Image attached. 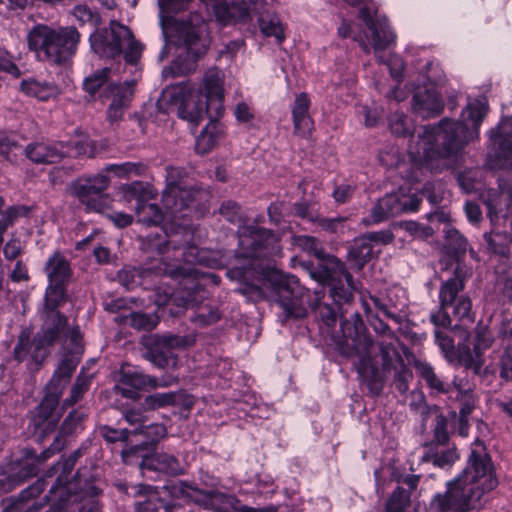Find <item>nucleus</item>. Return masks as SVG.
<instances>
[{"instance_id":"obj_32","label":"nucleus","mask_w":512,"mask_h":512,"mask_svg":"<svg viewBox=\"0 0 512 512\" xmlns=\"http://www.w3.org/2000/svg\"><path fill=\"white\" fill-rule=\"evenodd\" d=\"M310 99L306 93L297 95L292 107L294 133L307 137L313 130V120L309 115Z\"/></svg>"},{"instance_id":"obj_64","label":"nucleus","mask_w":512,"mask_h":512,"mask_svg":"<svg viewBox=\"0 0 512 512\" xmlns=\"http://www.w3.org/2000/svg\"><path fill=\"white\" fill-rule=\"evenodd\" d=\"M434 421V439L438 444L443 445L449 439L447 431V420L442 415H437Z\"/></svg>"},{"instance_id":"obj_14","label":"nucleus","mask_w":512,"mask_h":512,"mask_svg":"<svg viewBox=\"0 0 512 512\" xmlns=\"http://www.w3.org/2000/svg\"><path fill=\"white\" fill-rule=\"evenodd\" d=\"M196 342L195 335H164L154 336L149 344L144 358L160 369L175 368L178 363L177 350H184Z\"/></svg>"},{"instance_id":"obj_15","label":"nucleus","mask_w":512,"mask_h":512,"mask_svg":"<svg viewBox=\"0 0 512 512\" xmlns=\"http://www.w3.org/2000/svg\"><path fill=\"white\" fill-rule=\"evenodd\" d=\"M169 273V276L174 279H180V290H182L181 298L188 305H198L206 297L207 291L204 288L205 282H212L218 284L220 278L212 273H200L197 269L192 267H183L180 265H165L163 270Z\"/></svg>"},{"instance_id":"obj_23","label":"nucleus","mask_w":512,"mask_h":512,"mask_svg":"<svg viewBox=\"0 0 512 512\" xmlns=\"http://www.w3.org/2000/svg\"><path fill=\"white\" fill-rule=\"evenodd\" d=\"M143 476H148L150 472H157L168 476H177L184 473V466L179 459L167 452L155 453L152 455L140 454L134 460Z\"/></svg>"},{"instance_id":"obj_58","label":"nucleus","mask_w":512,"mask_h":512,"mask_svg":"<svg viewBox=\"0 0 512 512\" xmlns=\"http://www.w3.org/2000/svg\"><path fill=\"white\" fill-rule=\"evenodd\" d=\"M137 433L138 429L133 428L115 429L109 426H103L101 428L102 436L106 441L111 443L117 441H126L130 436H137Z\"/></svg>"},{"instance_id":"obj_47","label":"nucleus","mask_w":512,"mask_h":512,"mask_svg":"<svg viewBox=\"0 0 512 512\" xmlns=\"http://www.w3.org/2000/svg\"><path fill=\"white\" fill-rule=\"evenodd\" d=\"M491 138H500V148L503 151L505 157L510 161L511 149L510 144L512 143V118H505L496 127L490 130Z\"/></svg>"},{"instance_id":"obj_57","label":"nucleus","mask_w":512,"mask_h":512,"mask_svg":"<svg viewBox=\"0 0 512 512\" xmlns=\"http://www.w3.org/2000/svg\"><path fill=\"white\" fill-rule=\"evenodd\" d=\"M107 172H113L118 177H126L129 175H141L144 166L141 163L124 162L120 164H110L105 167Z\"/></svg>"},{"instance_id":"obj_42","label":"nucleus","mask_w":512,"mask_h":512,"mask_svg":"<svg viewBox=\"0 0 512 512\" xmlns=\"http://www.w3.org/2000/svg\"><path fill=\"white\" fill-rule=\"evenodd\" d=\"M459 458L455 447L441 451H434L432 447L428 448L420 458L421 463H432L441 469L450 468Z\"/></svg>"},{"instance_id":"obj_53","label":"nucleus","mask_w":512,"mask_h":512,"mask_svg":"<svg viewBox=\"0 0 512 512\" xmlns=\"http://www.w3.org/2000/svg\"><path fill=\"white\" fill-rule=\"evenodd\" d=\"M3 206L4 200L0 197V234H3L17 217L27 213V209L23 206H14L7 210H3Z\"/></svg>"},{"instance_id":"obj_26","label":"nucleus","mask_w":512,"mask_h":512,"mask_svg":"<svg viewBox=\"0 0 512 512\" xmlns=\"http://www.w3.org/2000/svg\"><path fill=\"white\" fill-rule=\"evenodd\" d=\"M137 429V435H142L143 441L122 451V459L128 465H133L140 454H146L148 446L156 444L167 433L166 427L160 423H144Z\"/></svg>"},{"instance_id":"obj_38","label":"nucleus","mask_w":512,"mask_h":512,"mask_svg":"<svg viewBox=\"0 0 512 512\" xmlns=\"http://www.w3.org/2000/svg\"><path fill=\"white\" fill-rule=\"evenodd\" d=\"M398 194H387L372 207L371 222L380 223L389 217H394L401 214V207L399 206Z\"/></svg>"},{"instance_id":"obj_16","label":"nucleus","mask_w":512,"mask_h":512,"mask_svg":"<svg viewBox=\"0 0 512 512\" xmlns=\"http://www.w3.org/2000/svg\"><path fill=\"white\" fill-rule=\"evenodd\" d=\"M109 183V178L104 174L78 178L71 184V193L87 211L104 213L110 202L105 193Z\"/></svg>"},{"instance_id":"obj_18","label":"nucleus","mask_w":512,"mask_h":512,"mask_svg":"<svg viewBox=\"0 0 512 512\" xmlns=\"http://www.w3.org/2000/svg\"><path fill=\"white\" fill-rule=\"evenodd\" d=\"M464 289V279L458 269L454 276L443 281L439 290L441 307L453 306V315L461 321L473 322L471 300L468 296L459 295Z\"/></svg>"},{"instance_id":"obj_22","label":"nucleus","mask_w":512,"mask_h":512,"mask_svg":"<svg viewBox=\"0 0 512 512\" xmlns=\"http://www.w3.org/2000/svg\"><path fill=\"white\" fill-rule=\"evenodd\" d=\"M44 271L49 281L45 297H49L50 301H56V298H64V284L71 276V268L67 259L61 253L55 252L48 258Z\"/></svg>"},{"instance_id":"obj_28","label":"nucleus","mask_w":512,"mask_h":512,"mask_svg":"<svg viewBox=\"0 0 512 512\" xmlns=\"http://www.w3.org/2000/svg\"><path fill=\"white\" fill-rule=\"evenodd\" d=\"M412 108L420 117L432 118L443 111L444 104L434 88H420L414 93Z\"/></svg>"},{"instance_id":"obj_10","label":"nucleus","mask_w":512,"mask_h":512,"mask_svg":"<svg viewBox=\"0 0 512 512\" xmlns=\"http://www.w3.org/2000/svg\"><path fill=\"white\" fill-rule=\"evenodd\" d=\"M63 301L64 298H56V301H50L49 297L44 298V307L40 312L41 329L33 339L32 358L36 363L43 361L48 354L47 348L52 346L65 332L67 317L58 310V306Z\"/></svg>"},{"instance_id":"obj_39","label":"nucleus","mask_w":512,"mask_h":512,"mask_svg":"<svg viewBox=\"0 0 512 512\" xmlns=\"http://www.w3.org/2000/svg\"><path fill=\"white\" fill-rule=\"evenodd\" d=\"M21 90L28 96L35 97L41 101L56 97L61 92L59 86L55 83L35 79L22 81Z\"/></svg>"},{"instance_id":"obj_8","label":"nucleus","mask_w":512,"mask_h":512,"mask_svg":"<svg viewBox=\"0 0 512 512\" xmlns=\"http://www.w3.org/2000/svg\"><path fill=\"white\" fill-rule=\"evenodd\" d=\"M77 364L76 360L69 357L61 361L46 386L44 398L33 413L31 423L35 428V432L42 438L53 432L57 426L59 420L57 413L59 399Z\"/></svg>"},{"instance_id":"obj_56","label":"nucleus","mask_w":512,"mask_h":512,"mask_svg":"<svg viewBox=\"0 0 512 512\" xmlns=\"http://www.w3.org/2000/svg\"><path fill=\"white\" fill-rule=\"evenodd\" d=\"M340 306L330 305L328 303L318 302L315 306L317 317L327 326L332 327L335 325Z\"/></svg>"},{"instance_id":"obj_9","label":"nucleus","mask_w":512,"mask_h":512,"mask_svg":"<svg viewBox=\"0 0 512 512\" xmlns=\"http://www.w3.org/2000/svg\"><path fill=\"white\" fill-rule=\"evenodd\" d=\"M89 40L92 50L99 56L115 58L123 54L126 63L131 65L139 61L143 51V45L134 38L131 30L117 21L92 33Z\"/></svg>"},{"instance_id":"obj_13","label":"nucleus","mask_w":512,"mask_h":512,"mask_svg":"<svg viewBox=\"0 0 512 512\" xmlns=\"http://www.w3.org/2000/svg\"><path fill=\"white\" fill-rule=\"evenodd\" d=\"M124 194L127 199L136 200L135 213L138 222L147 226H157L167 219L178 227L186 225L182 221L187 216L186 213L177 212L172 214L166 208L165 212H162L156 204L146 202L144 198L149 194V191L142 182L136 181L127 185L124 188Z\"/></svg>"},{"instance_id":"obj_48","label":"nucleus","mask_w":512,"mask_h":512,"mask_svg":"<svg viewBox=\"0 0 512 512\" xmlns=\"http://www.w3.org/2000/svg\"><path fill=\"white\" fill-rule=\"evenodd\" d=\"M112 69L109 67H105L99 70H96L89 76H87L83 80V89L87 92L91 98H94L95 95L99 92V90L104 87V85L110 79Z\"/></svg>"},{"instance_id":"obj_6","label":"nucleus","mask_w":512,"mask_h":512,"mask_svg":"<svg viewBox=\"0 0 512 512\" xmlns=\"http://www.w3.org/2000/svg\"><path fill=\"white\" fill-rule=\"evenodd\" d=\"M172 99L181 96L182 101L178 107V116L189 122L193 127L204 120L206 116L216 118L223 113V83L219 70H209L203 79V91L189 92L188 95L179 92L170 93Z\"/></svg>"},{"instance_id":"obj_21","label":"nucleus","mask_w":512,"mask_h":512,"mask_svg":"<svg viewBox=\"0 0 512 512\" xmlns=\"http://www.w3.org/2000/svg\"><path fill=\"white\" fill-rule=\"evenodd\" d=\"M378 348L383 370L392 374L393 385L397 391L401 394L406 393L409 389V383L413 379L411 369L404 363V360L392 343L382 342Z\"/></svg>"},{"instance_id":"obj_17","label":"nucleus","mask_w":512,"mask_h":512,"mask_svg":"<svg viewBox=\"0 0 512 512\" xmlns=\"http://www.w3.org/2000/svg\"><path fill=\"white\" fill-rule=\"evenodd\" d=\"M184 174L185 172L182 168L166 167V189L162 194V203L164 208L172 214L184 212L195 201L197 191L192 188L182 187L180 184Z\"/></svg>"},{"instance_id":"obj_30","label":"nucleus","mask_w":512,"mask_h":512,"mask_svg":"<svg viewBox=\"0 0 512 512\" xmlns=\"http://www.w3.org/2000/svg\"><path fill=\"white\" fill-rule=\"evenodd\" d=\"M24 153L35 164H53L59 162L65 155L62 143L33 142L28 144Z\"/></svg>"},{"instance_id":"obj_54","label":"nucleus","mask_w":512,"mask_h":512,"mask_svg":"<svg viewBox=\"0 0 512 512\" xmlns=\"http://www.w3.org/2000/svg\"><path fill=\"white\" fill-rule=\"evenodd\" d=\"M70 489L63 487V489L52 485L49 494L52 496L53 504L46 512H62L70 504Z\"/></svg>"},{"instance_id":"obj_5","label":"nucleus","mask_w":512,"mask_h":512,"mask_svg":"<svg viewBox=\"0 0 512 512\" xmlns=\"http://www.w3.org/2000/svg\"><path fill=\"white\" fill-rule=\"evenodd\" d=\"M349 5L356 6L363 4L359 16L366 24L369 35L366 36L368 43L360 40V46L365 53L373 50L379 63L387 65L391 76L399 81L402 77L404 64L402 59L396 54L385 56L383 52L390 49L396 41V34L391 29L385 16L380 15L376 8L368 3L367 0H344Z\"/></svg>"},{"instance_id":"obj_24","label":"nucleus","mask_w":512,"mask_h":512,"mask_svg":"<svg viewBox=\"0 0 512 512\" xmlns=\"http://www.w3.org/2000/svg\"><path fill=\"white\" fill-rule=\"evenodd\" d=\"M320 262L314 266L311 265L310 276L316 281L333 285L334 283H341L343 279L346 283L351 284L352 275L346 270L345 265L334 256L325 257L319 259Z\"/></svg>"},{"instance_id":"obj_7","label":"nucleus","mask_w":512,"mask_h":512,"mask_svg":"<svg viewBox=\"0 0 512 512\" xmlns=\"http://www.w3.org/2000/svg\"><path fill=\"white\" fill-rule=\"evenodd\" d=\"M80 33L75 27L53 28L45 24L34 26L28 33L29 49L41 61L63 65L76 54Z\"/></svg>"},{"instance_id":"obj_44","label":"nucleus","mask_w":512,"mask_h":512,"mask_svg":"<svg viewBox=\"0 0 512 512\" xmlns=\"http://www.w3.org/2000/svg\"><path fill=\"white\" fill-rule=\"evenodd\" d=\"M115 321L137 330L150 331L157 326L158 317L155 314L130 312L129 314L116 317Z\"/></svg>"},{"instance_id":"obj_55","label":"nucleus","mask_w":512,"mask_h":512,"mask_svg":"<svg viewBox=\"0 0 512 512\" xmlns=\"http://www.w3.org/2000/svg\"><path fill=\"white\" fill-rule=\"evenodd\" d=\"M293 244L309 253H312L318 259L323 258L324 251L315 237L308 235L294 236Z\"/></svg>"},{"instance_id":"obj_40","label":"nucleus","mask_w":512,"mask_h":512,"mask_svg":"<svg viewBox=\"0 0 512 512\" xmlns=\"http://www.w3.org/2000/svg\"><path fill=\"white\" fill-rule=\"evenodd\" d=\"M415 369L420 377L426 382L427 386L436 393H453V383L444 382L434 371V368L425 361H416Z\"/></svg>"},{"instance_id":"obj_50","label":"nucleus","mask_w":512,"mask_h":512,"mask_svg":"<svg viewBox=\"0 0 512 512\" xmlns=\"http://www.w3.org/2000/svg\"><path fill=\"white\" fill-rule=\"evenodd\" d=\"M355 289L356 287L352 279L351 284L346 283L345 285L343 281H341V283H334L333 285H330L329 293L334 304H336V306H341L351 300Z\"/></svg>"},{"instance_id":"obj_3","label":"nucleus","mask_w":512,"mask_h":512,"mask_svg":"<svg viewBox=\"0 0 512 512\" xmlns=\"http://www.w3.org/2000/svg\"><path fill=\"white\" fill-rule=\"evenodd\" d=\"M497 485L494 466L486 447L476 441L463 471L446 483V491L435 494L430 501L434 512H469L477 508L482 496Z\"/></svg>"},{"instance_id":"obj_31","label":"nucleus","mask_w":512,"mask_h":512,"mask_svg":"<svg viewBox=\"0 0 512 512\" xmlns=\"http://www.w3.org/2000/svg\"><path fill=\"white\" fill-rule=\"evenodd\" d=\"M132 493L146 495L148 498L135 505L136 512H172V506L167 504L160 496L157 487L147 484H138L131 487Z\"/></svg>"},{"instance_id":"obj_12","label":"nucleus","mask_w":512,"mask_h":512,"mask_svg":"<svg viewBox=\"0 0 512 512\" xmlns=\"http://www.w3.org/2000/svg\"><path fill=\"white\" fill-rule=\"evenodd\" d=\"M177 44L184 48L168 68L163 70L165 76L172 77L189 74L196 69L198 58L206 51V45L198 35L195 27L181 23L176 27Z\"/></svg>"},{"instance_id":"obj_19","label":"nucleus","mask_w":512,"mask_h":512,"mask_svg":"<svg viewBox=\"0 0 512 512\" xmlns=\"http://www.w3.org/2000/svg\"><path fill=\"white\" fill-rule=\"evenodd\" d=\"M177 382V378L171 375L160 380L143 374L133 368H122L115 390L123 397L137 399L139 392L147 387H168Z\"/></svg>"},{"instance_id":"obj_33","label":"nucleus","mask_w":512,"mask_h":512,"mask_svg":"<svg viewBox=\"0 0 512 512\" xmlns=\"http://www.w3.org/2000/svg\"><path fill=\"white\" fill-rule=\"evenodd\" d=\"M165 265H170L164 261L161 262L160 266L157 267H148V268H137L134 266H124L118 272V281L119 283L126 288L127 290H132L138 285L143 284V279L146 276L155 274V275H168L169 273H165L163 270Z\"/></svg>"},{"instance_id":"obj_63","label":"nucleus","mask_w":512,"mask_h":512,"mask_svg":"<svg viewBox=\"0 0 512 512\" xmlns=\"http://www.w3.org/2000/svg\"><path fill=\"white\" fill-rule=\"evenodd\" d=\"M220 214L229 222L236 223L241 220V208L234 201L224 202L220 209Z\"/></svg>"},{"instance_id":"obj_61","label":"nucleus","mask_w":512,"mask_h":512,"mask_svg":"<svg viewBox=\"0 0 512 512\" xmlns=\"http://www.w3.org/2000/svg\"><path fill=\"white\" fill-rule=\"evenodd\" d=\"M385 300L389 309L394 310L397 314H400L406 307L404 291L400 288L390 289L385 296Z\"/></svg>"},{"instance_id":"obj_25","label":"nucleus","mask_w":512,"mask_h":512,"mask_svg":"<svg viewBox=\"0 0 512 512\" xmlns=\"http://www.w3.org/2000/svg\"><path fill=\"white\" fill-rule=\"evenodd\" d=\"M88 448H89V444L87 442L82 443V445L79 448H77L75 451H73L68 457L57 462L52 467V470H55L56 472L61 471L60 475L58 476L55 483L53 484L54 486H57L61 489H63V487H67L70 489V491L84 487L85 478H83V474L80 470L76 474L75 482L66 483V480H67L68 476L70 475V473L72 472L78 459L87 453ZM86 481H93V480L86 479Z\"/></svg>"},{"instance_id":"obj_36","label":"nucleus","mask_w":512,"mask_h":512,"mask_svg":"<svg viewBox=\"0 0 512 512\" xmlns=\"http://www.w3.org/2000/svg\"><path fill=\"white\" fill-rule=\"evenodd\" d=\"M223 126L216 120L210 118L201 134L196 138L195 149L199 154H206L211 151L223 135Z\"/></svg>"},{"instance_id":"obj_43","label":"nucleus","mask_w":512,"mask_h":512,"mask_svg":"<svg viewBox=\"0 0 512 512\" xmlns=\"http://www.w3.org/2000/svg\"><path fill=\"white\" fill-rule=\"evenodd\" d=\"M183 262L188 265H203L213 267L217 264V259L214 254L204 248H199L196 245H187L180 253Z\"/></svg>"},{"instance_id":"obj_11","label":"nucleus","mask_w":512,"mask_h":512,"mask_svg":"<svg viewBox=\"0 0 512 512\" xmlns=\"http://www.w3.org/2000/svg\"><path fill=\"white\" fill-rule=\"evenodd\" d=\"M190 0H158L160 23L163 26L165 18L171 13H178L187 8ZM211 5L215 15L223 22L230 20L245 21L250 17L253 0H201Z\"/></svg>"},{"instance_id":"obj_45","label":"nucleus","mask_w":512,"mask_h":512,"mask_svg":"<svg viewBox=\"0 0 512 512\" xmlns=\"http://www.w3.org/2000/svg\"><path fill=\"white\" fill-rule=\"evenodd\" d=\"M259 27L261 32L267 37H274L278 44L285 39L284 31L279 17L270 12H264L260 15Z\"/></svg>"},{"instance_id":"obj_29","label":"nucleus","mask_w":512,"mask_h":512,"mask_svg":"<svg viewBox=\"0 0 512 512\" xmlns=\"http://www.w3.org/2000/svg\"><path fill=\"white\" fill-rule=\"evenodd\" d=\"M180 495L190 499L192 502L204 507L205 509L216 510L217 512H242L240 508L237 511L216 508V504L221 501L224 495L215 490H201L196 486L181 482L178 487Z\"/></svg>"},{"instance_id":"obj_4","label":"nucleus","mask_w":512,"mask_h":512,"mask_svg":"<svg viewBox=\"0 0 512 512\" xmlns=\"http://www.w3.org/2000/svg\"><path fill=\"white\" fill-rule=\"evenodd\" d=\"M341 332L342 340L337 343L338 350L343 356L358 357L356 369L359 376L372 393L379 394L383 376L373 360L376 346L367 334L361 316L354 313L351 319L341 320Z\"/></svg>"},{"instance_id":"obj_34","label":"nucleus","mask_w":512,"mask_h":512,"mask_svg":"<svg viewBox=\"0 0 512 512\" xmlns=\"http://www.w3.org/2000/svg\"><path fill=\"white\" fill-rule=\"evenodd\" d=\"M485 204L492 223L499 216L505 218L512 215V187L503 188L500 193H491Z\"/></svg>"},{"instance_id":"obj_51","label":"nucleus","mask_w":512,"mask_h":512,"mask_svg":"<svg viewBox=\"0 0 512 512\" xmlns=\"http://www.w3.org/2000/svg\"><path fill=\"white\" fill-rule=\"evenodd\" d=\"M21 153V146L13 136L0 132V155L7 161L14 163Z\"/></svg>"},{"instance_id":"obj_60","label":"nucleus","mask_w":512,"mask_h":512,"mask_svg":"<svg viewBox=\"0 0 512 512\" xmlns=\"http://www.w3.org/2000/svg\"><path fill=\"white\" fill-rule=\"evenodd\" d=\"M90 383V378L83 376L80 374L75 384L72 386L70 397L67 398L64 402L65 405H74L76 402H78L83 394L88 390Z\"/></svg>"},{"instance_id":"obj_52","label":"nucleus","mask_w":512,"mask_h":512,"mask_svg":"<svg viewBox=\"0 0 512 512\" xmlns=\"http://www.w3.org/2000/svg\"><path fill=\"white\" fill-rule=\"evenodd\" d=\"M410 491L397 487L386 503V512H403L410 504Z\"/></svg>"},{"instance_id":"obj_27","label":"nucleus","mask_w":512,"mask_h":512,"mask_svg":"<svg viewBox=\"0 0 512 512\" xmlns=\"http://www.w3.org/2000/svg\"><path fill=\"white\" fill-rule=\"evenodd\" d=\"M83 419L84 414L82 412L78 410L71 411L62 422L59 433L54 438L53 443L38 456V461L44 462L55 453L60 452L66 446V436L81 428Z\"/></svg>"},{"instance_id":"obj_59","label":"nucleus","mask_w":512,"mask_h":512,"mask_svg":"<svg viewBox=\"0 0 512 512\" xmlns=\"http://www.w3.org/2000/svg\"><path fill=\"white\" fill-rule=\"evenodd\" d=\"M347 220L346 217L325 218L319 215L315 224L329 233H343L347 227Z\"/></svg>"},{"instance_id":"obj_37","label":"nucleus","mask_w":512,"mask_h":512,"mask_svg":"<svg viewBox=\"0 0 512 512\" xmlns=\"http://www.w3.org/2000/svg\"><path fill=\"white\" fill-rule=\"evenodd\" d=\"M453 393L455 399L459 402V415L468 417L475 407V398L473 391L466 378L455 376L453 378Z\"/></svg>"},{"instance_id":"obj_20","label":"nucleus","mask_w":512,"mask_h":512,"mask_svg":"<svg viewBox=\"0 0 512 512\" xmlns=\"http://www.w3.org/2000/svg\"><path fill=\"white\" fill-rule=\"evenodd\" d=\"M136 80H128L123 83L109 82L105 85L100 97L110 101L107 107V119L117 122L122 119L128 109L134 95Z\"/></svg>"},{"instance_id":"obj_35","label":"nucleus","mask_w":512,"mask_h":512,"mask_svg":"<svg viewBox=\"0 0 512 512\" xmlns=\"http://www.w3.org/2000/svg\"><path fill=\"white\" fill-rule=\"evenodd\" d=\"M101 489L95 484V481H86L84 487L69 492L70 503L85 501L79 512H100V506L95 497L99 495Z\"/></svg>"},{"instance_id":"obj_46","label":"nucleus","mask_w":512,"mask_h":512,"mask_svg":"<svg viewBox=\"0 0 512 512\" xmlns=\"http://www.w3.org/2000/svg\"><path fill=\"white\" fill-rule=\"evenodd\" d=\"M444 234V248L447 254L457 257L466 252L468 243L466 239L458 232V230L454 229L449 224H446L444 228Z\"/></svg>"},{"instance_id":"obj_2","label":"nucleus","mask_w":512,"mask_h":512,"mask_svg":"<svg viewBox=\"0 0 512 512\" xmlns=\"http://www.w3.org/2000/svg\"><path fill=\"white\" fill-rule=\"evenodd\" d=\"M238 238L236 255L245 260V263L230 268L227 271L228 277L247 283L250 288H257L261 284L282 309L284 320L305 317V289L298 278L272 267L268 261L281 252L278 236L265 228L243 225L239 226Z\"/></svg>"},{"instance_id":"obj_1","label":"nucleus","mask_w":512,"mask_h":512,"mask_svg":"<svg viewBox=\"0 0 512 512\" xmlns=\"http://www.w3.org/2000/svg\"><path fill=\"white\" fill-rule=\"evenodd\" d=\"M488 106L485 99L468 103L459 120L445 117L437 124L421 126L416 134L412 120L403 113L389 118V128L397 136H410L408 154L412 161L431 172L452 169L465 147L478 139Z\"/></svg>"},{"instance_id":"obj_62","label":"nucleus","mask_w":512,"mask_h":512,"mask_svg":"<svg viewBox=\"0 0 512 512\" xmlns=\"http://www.w3.org/2000/svg\"><path fill=\"white\" fill-rule=\"evenodd\" d=\"M175 397L176 395L173 392L151 394L145 398V405L150 409L165 407L173 404Z\"/></svg>"},{"instance_id":"obj_41","label":"nucleus","mask_w":512,"mask_h":512,"mask_svg":"<svg viewBox=\"0 0 512 512\" xmlns=\"http://www.w3.org/2000/svg\"><path fill=\"white\" fill-rule=\"evenodd\" d=\"M373 253L372 244L362 236L355 239L348 249V260L353 268L361 270L371 259Z\"/></svg>"},{"instance_id":"obj_49","label":"nucleus","mask_w":512,"mask_h":512,"mask_svg":"<svg viewBox=\"0 0 512 512\" xmlns=\"http://www.w3.org/2000/svg\"><path fill=\"white\" fill-rule=\"evenodd\" d=\"M484 238L491 251L497 254L506 255L509 253V245L512 243V238L505 233L500 231H491L485 233Z\"/></svg>"}]
</instances>
